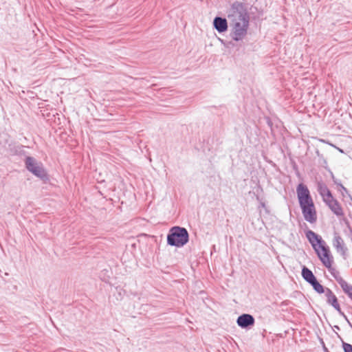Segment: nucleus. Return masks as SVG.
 I'll use <instances>...</instances> for the list:
<instances>
[{"label":"nucleus","mask_w":352,"mask_h":352,"mask_svg":"<svg viewBox=\"0 0 352 352\" xmlns=\"http://www.w3.org/2000/svg\"><path fill=\"white\" fill-rule=\"evenodd\" d=\"M296 192L305 220L310 223H316L317 213L308 188L302 183L299 184L296 188Z\"/></svg>","instance_id":"obj_1"},{"label":"nucleus","mask_w":352,"mask_h":352,"mask_svg":"<svg viewBox=\"0 0 352 352\" xmlns=\"http://www.w3.org/2000/svg\"><path fill=\"white\" fill-rule=\"evenodd\" d=\"M189 240V234L185 228L174 226L170 228L167 235V243L170 246L181 248Z\"/></svg>","instance_id":"obj_2"},{"label":"nucleus","mask_w":352,"mask_h":352,"mask_svg":"<svg viewBox=\"0 0 352 352\" xmlns=\"http://www.w3.org/2000/svg\"><path fill=\"white\" fill-rule=\"evenodd\" d=\"M230 22L250 21V15L248 10V4L240 1H234L230 7L228 14Z\"/></svg>","instance_id":"obj_3"},{"label":"nucleus","mask_w":352,"mask_h":352,"mask_svg":"<svg viewBox=\"0 0 352 352\" xmlns=\"http://www.w3.org/2000/svg\"><path fill=\"white\" fill-rule=\"evenodd\" d=\"M24 162L25 168L29 172L43 181L48 180V175L41 162H38L33 157L27 156Z\"/></svg>","instance_id":"obj_4"},{"label":"nucleus","mask_w":352,"mask_h":352,"mask_svg":"<svg viewBox=\"0 0 352 352\" xmlns=\"http://www.w3.org/2000/svg\"><path fill=\"white\" fill-rule=\"evenodd\" d=\"M250 21L230 22V36L235 41H241L247 34Z\"/></svg>","instance_id":"obj_5"},{"label":"nucleus","mask_w":352,"mask_h":352,"mask_svg":"<svg viewBox=\"0 0 352 352\" xmlns=\"http://www.w3.org/2000/svg\"><path fill=\"white\" fill-rule=\"evenodd\" d=\"M319 248L322 250V253L316 250L319 258L327 268L330 269L333 263V258L331 256L329 247L326 246L324 243Z\"/></svg>","instance_id":"obj_6"},{"label":"nucleus","mask_w":352,"mask_h":352,"mask_svg":"<svg viewBox=\"0 0 352 352\" xmlns=\"http://www.w3.org/2000/svg\"><path fill=\"white\" fill-rule=\"evenodd\" d=\"M236 323L242 329H250L255 323L254 318L248 314H243L237 318Z\"/></svg>","instance_id":"obj_7"},{"label":"nucleus","mask_w":352,"mask_h":352,"mask_svg":"<svg viewBox=\"0 0 352 352\" xmlns=\"http://www.w3.org/2000/svg\"><path fill=\"white\" fill-rule=\"evenodd\" d=\"M326 205L329 208L331 212L338 217L344 216V212L340 204L333 197L329 198L324 201Z\"/></svg>","instance_id":"obj_8"},{"label":"nucleus","mask_w":352,"mask_h":352,"mask_svg":"<svg viewBox=\"0 0 352 352\" xmlns=\"http://www.w3.org/2000/svg\"><path fill=\"white\" fill-rule=\"evenodd\" d=\"M333 245L337 252L340 253L344 258L346 256L347 248L345 246L342 238L336 232L334 234Z\"/></svg>","instance_id":"obj_9"},{"label":"nucleus","mask_w":352,"mask_h":352,"mask_svg":"<svg viewBox=\"0 0 352 352\" xmlns=\"http://www.w3.org/2000/svg\"><path fill=\"white\" fill-rule=\"evenodd\" d=\"M213 27L219 33H223L228 30V21L226 18L217 16L213 20Z\"/></svg>","instance_id":"obj_10"},{"label":"nucleus","mask_w":352,"mask_h":352,"mask_svg":"<svg viewBox=\"0 0 352 352\" xmlns=\"http://www.w3.org/2000/svg\"><path fill=\"white\" fill-rule=\"evenodd\" d=\"M324 295L327 299V303L331 305L337 311H340V306L338 298L333 292L329 288H327Z\"/></svg>","instance_id":"obj_11"},{"label":"nucleus","mask_w":352,"mask_h":352,"mask_svg":"<svg viewBox=\"0 0 352 352\" xmlns=\"http://www.w3.org/2000/svg\"><path fill=\"white\" fill-rule=\"evenodd\" d=\"M23 147L24 146L22 145L11 141V142L8 144L6 150L11 155H23L25 154Z\"/></svg>","instance_id":"obj_12"},{"label":"nucleus","mask_w":352,"mask_h":352,"mask_svg":"<svg viewBox=\"0 0 352 352\" xmlns=\"http://www.w3.org/2000/svg\"><path fill=\"white\" fill-rule=\"evenodd\" d=\"M306 236L314 248H316V245L314 243L315 241L318 244L319 247L325 243L321 236L316 234L312 230H309L307 231Z\"/></svg>","instance_id":"obj_13"},{"label":"nucleus","mask_w":352,"mask_h":352,"mask_svg":"<svg viewBox=\"0 0 352 352\" xmlns=\"http://www.w3.org/2000/svg\"><path fill=\"white\" fill-rule=\"evenodd\" d=\"M318 192H319L320 195L322 197L323 201L333 197L330 190L328 188L327 185L322 182H318Z\"/></svg>","instance_id":"obj_14"},{"label":"nucleus","mask_w":352,"mask_h":352,"mask_svg":"<svg viewBox=\"0 0 352 352\" xmlns=\"http://www.w3.org/2000/svg\"><path fill=\"white\" fill-rule=\"evenodd\" d=\"M301 274L304 280L310 285L317 280L312 271L305 266L302 267Z\"/></svg>","instance_id":"obj_15"},{"label":"nucleus","mask_w":352,"mask_h":352,"mask_svg":"<svg viewBox=\"0 0 352 352\" xmlns=\"http://www.w3.org/2000/svg\"><path fill=\"white\" fill-rule=\"evenodd\" d=\"M338 283L340 285L343 292L347 295L349 296L352 294V285L348 284L346 281H345L343 278L338 279Z\"/></svg>","instance_id":"obj_16"},{"label":"nucleus","mask_w":352,"mask_h":352,"mask_svg":"<svg viewBox=\"0 0 352 352\" xmlns=\"http://www.w3.org/2000/svg\"><path fill=\"white\" fill-rule=\"evenodd\" d=\"M311 287L314 289L316 292L318 294H324L327 290L328 287H323L318 281L316 280L312 284H311Z\"/></svg>","instance_id":"obj_17"},{"label":"nucleus","mask_w":352,"mask_h":352,"mask_svg":"<svg viewBox=\"0 0 352 352\" xmlns=\"http://www.w3.org/2000/svg\"><path fill=\"white\" fill-rule=\"evenodd\" d=\"M10 142V137L7 133H0V145L3 147H6V146H8V144Z\"/></svg>","instance_id":"obj_18"},{"label":"nucleus","mask_w":352,"mask_h":352,"mask_svg":"<svg viewBox=\"0 0 352 352\" xmlns=\"http://www.w3.org/2000/svg\"><path fill=\"white\" fill-rule=\"evenodd\" d=\"M342 348L344 352H352V345L342 341Z\"/></svg>","instance_id":"obj_19"},{"label":"nucleus","mask_w":352,"mask_h":352,"mask_svg":"<svg viewBox=\"0 0 352 352\" xmlns=\"http://www.w3.org/2000/svg\"><path fill=\"white\" fill-rule=\"evenodd\" d=\"M338 314H339L340 316H342L344 318V320H345L349 323V324L350 326H351V324L350 321L349 320V319H348L347 316H346L344 314V313L342 311V309H341V308H340V311H338Z\"/></svg>","instance_id":"obj_20"},{"label":"nucleus","mask_w":352,"mask_h":352,"mask_svg":"<svg viewBox=\"0 0 352 352\" xmlns=\"http://www.w3.org/2000/svg\"><path fill=\"white\" fill-rule=\"evenodd\" d=\"M338 190L343 191V192H345L346 193H348L347 189L342 184H339Z\"/></svg>","instance_id":"obj_21"},{"label":"nucleus","mask_w":352,"mask_h":352,"mask_svg":"<svg viewBox=\"0 0 352 352\" xmlns=\"http://www.w3.org/2000/svg\"><path fill=\"white\" fill-rule=\"evenodd\" d=\"M332 179L333 180L334 184L339 187V184H341L340 181L336 179L333 175H332Z\"/></svg>","instance_id":"obj_22"},{"label":"nucleus","mask_w":352,"mask_h":352,"mask_svg":"<svg viewBox=\"0 0 352 352\" xmlns=\"http://www.w3.org/2000/svg\"><path fill=\"white\" fill-rule=\"evenodd\" d=\"M333 277L335 278V279L336 280L337 282H338V279L342 278L340 276L336 275L335 274H333Z\"/></svg>","instance_id":"obj_23"},{"label":"nucleus","mask_w":352,"mask_h":352,"mask_svg":"<svg viewBox=\"0 0 352 352\" xmlns=\"http://www.w3.org/2000/svg\"><path fill=\"white\" fill-rule=\"evenodd\" d=\"M260 205H261V207H263V208H265V204L264 202H261V203H260Z\"/></svg>","instance_id":"obj_24"},{"label":"nucleus","mask_w":352,"mask_h":352,"mask_svg":"<svg viewBox=\"0 0 352 352\" xmlns=\"http://www.w3.org/2000/svg\"><path fill=\"white\" fill-rule=\"evenodd\" d=\"M348 296L352 300V294L351 295Z\"/></svg>","instance_id":"obj_25"}]
</instances>
